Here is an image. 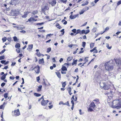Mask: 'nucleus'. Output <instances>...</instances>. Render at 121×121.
<instances>
[{"label":"nucleus","mask_w":121,"mask_h":121,"mask_svg":"<svg viewBox=\"0 0 121 121\" xmlns=\"http://www.w3.org/2000/svg\"><path fill=\"white\" fill-rule=\"evenodd\" d=\"M112 107L119 109L121 108V101L119 99L114 100L112 103Z\"/></svg>","instance_id":"1"},{"label":"nucleus","mask_w":121,"mask_h":121,"mask_svg":"<svg viewBox=\"0 0 121 121\" xmlns=\"http://www.w3.org/2000/svg\"><path fill=\"white\" fill-rule=\"evenodd\" d=\"M105 66L106 69L108 71L112 70L113 68V65L110 63L109 61L105 63Z\"/></svg>","instance_id":"2"},{"label":"nucleus","mask_w":121,"mask_h":121,"mask_svg":"<svg viewBox=\"0 0 121 121\" xmlns=\"http://www.w3.org/2000/svg\"><path fill=\"white\" fill-rule=\"evenodd\" d=\"M100 85L101 88H103L105 90H108L109 88V86L106 85L104 83L100 82Z\"/></svg>","instance_id":"3"},{"label":"nucleus","mask_w":121,"mask_h":121,"mask_svg":"<svg viewBox=\"0 0 121 121\" xmlns=\"http://www.w3.org/2000/svg\"><path fill=\"white\" fill-rule=\"evenodd\" d=\"M19 12L15 9H12L11 12V14L13 16H17L19 14Z\"/></svg>","instance_id":"4"},{"label":"nucleus","mask_w":121,"mask_h":121,"mask_svg":"<svg viewBox=\"0 0 121 121\" xmlns=\"http://www.w3.org/2000/svg\"><path fill=\"white\" fill-rule=\"evenodd\" d=\"M89 106V107L88 109V111L91 112L93 111V109L95 108V105L94 103L93 102H92L91 103Z\"/></svg>","instance_id":"5"},{"label":"nucleus","mask_w":121,"mask_h":121,"mask_svg":"<svg viewBox=\"0 0 121 121\" xmlns=\"http://www.w3.org/2000/svg\"><path fill=\"white\" fill-rule=\"evenodd\" d=\"M20 1V0H11L9 3L10 5L15 6L16 4L19 3Z\"/></svg>","instance_id":"6"},{"label":"nucleus","mask_w":121,"mask_h":121,"mask_svg":"<svg viewBox=\"0 0 121 121\" xmlns=\"http://www.w3.org/2000/svg\"><path fill=\"white\" fill-rule=\"evenodd\" d=\"M115 62L117 65L120 66L121 65V59L119 58L116 59L115 60Z\"/></svg>","instance_id":"7"},{"label":"nucleus","mask_w":121,"mask_h":121,"mask_svg":"<svg viewBox=\"0 0 121 121\" xmlns=\"http://www.w3.org/2000/svg\"><path fill=\"white\" fill-rule=\"evenodd\" d=\"M49 101L48 100H45L43 99L42 100L41 103V105L43 106H45L47 104Z\"/></svg>","instance_id":"8"},{"label":"nucleus","mask_w":121,"mask_h":121,"mask_svg":"<svg viewBox=\"0 0 121 121\" xmlns=\"http://www.w3.org/2000/svg\"><path fill=\"white\" fill-rule=\"evenodd\" d=\"M14 113L16 116H18L20 115V113L19 109L14 111Z\"/></svg>","instance_id":"9"},{"label":"nucleus","mask_w":121,"mask_h":121,"mask_svg":"<svg viewBox=\"0 0 121 121\" xmlns=\"http://www.w3.org/2000/svg\"><path fill=\"white\" fill-rule=\"evenodd\" d=\"M33 45L32 44H31L28 45L27 50L28 51H30L33 48Z\"/></svg>","instance_id":"10"},{"label":"nucleus","mask_w":121,"mask_h":121,"mask_svg":"<svg viewBox=\"0 0 121 121\" xmlns=\"http://www.w3.org/2000/svg\"><path fill=\"white\" fill-rule=\"evenodd\" d=\"M56 3V0H53L50 3L51 5L53 6H54Z\"/></svg>","instance_id":"11"},{"label":"nucleus","mask_w":121,"mask_h":121,"mask_svg":"<svg viewBox=\"0 0 121 121\" xmlns=\"http://www.w3.org/2000/svg\"><path fill=\"white\" fill-rule=\"evenodd\" d=\"M29 13L28 12H24V14L22 16V17L25 18H26L27 17V14Z\"/></svg>","instance_id":"12"},{"label":"nucleus","mask_w":121,"mask_h":121,"mask_svg":"<svg viewBox=\"0 0 121 121\" xmlns=\"http://www.w3.org/2000/svg\"><path fill=\"white\" fill-rule=\"evenodd\" d=\"M78 16L76 14L73 16L72 15H71L70 16V18L72 19H73L75 18Z\"/></svg>","instance_id":"13"},{"label":"nucleus","mask_w":121,"mask_h":121,"mask_svg":"<svg viewBox=\"0 0 121 121\" xmlns=\"http://www.w3.org/2000/svg\"><path fill=\"white\" fill-rule=\"evenodd\" d=\"M37 68H38L37 70V71L35 70V72L37 74H38L40 72V67L39 65H37Z\"/></svg>","instance_id":"14"},{"label":"nucleus","mask_w":121,"mask_h":121,"mask_svg":"<svg viewBox=\"0 0 121 121\" xmlns=\"http://www.w3.org/2000/svg\"><path fill=\"white\" fill-rule=\"evenodd\" d=\"M17 29V30H22L23 29H24L25 28V27H21V26H17L16 27Z\"/></svg>","instance_id":"15"},{"label":"nucleus","mask_w":121,"mask_h":121,"mask_svg":"<svg viewBox=\"0 0 121 121\" xmlns=\"http://www.w3.org/2000/svg\"><path fill=\"white\" fill-rule=\"evenodd\" d=\"M56 73L58 78H60L61 75L60 73L59 72H56Z\"/></svg>","instance_id":"16"},{"label":"nucleus","mask_w":121,"mask_h":121,"mask_svg":"<svg viewBox=\"0 0 121 121\" xmlns=\"http://www.w3.org/2000/svg\"><path fill=\"white\" fill-rule=\"evenodd\" d=\"M73 62L72 63V64L73 65L74 64L75 65L76 64H77V62L78 61L77 60L73 59Z\"/></svg>","instance_id":"17"},{"label":"nucleus","mask_w":121,"mask_h":121,"mask_svg":"<svg viewBox=\"0 0 121 121\" xmlns=\"http://www.w3.org/2000/svg\"><path fill=\"white\" fill-rule=\"evenodd\" d=\"M42 86L41 85L39 86L38 87V88L37 89V91L38 92H39L41 91V90L42 88Z\"/></svg>","instance_id":"18"},{"label":"nucleus","mask_w":121,"mask_h":121,"mask_svg":"<svg viewBox=\"0 0 121 121\" xmlns=\"http://www.w3.org/2000/svg\"><path fill=\"white\" fill-rule=\"evenodd\" d=\"M44 59L43 58H42L41 59H40L39 60V63L41 64L44 63Z\"/></svg>","instance_id":"19"},{"label":"nucleus","mask_w":121,"mask_h":121,"mask_svg":"<svg viewBox=\"0 0 121 121\" xmlns=\"http://www.w3.org/2000/svg\"><path fill=\"white\" fill-rule=\"evenodd\" d=\"M95 45V43H91L90 44V47L91 49L92 48L94 47Z\"/></svg>","instance_id":"20"},{"label":"nucleus","mask_w":121,"mask_h":121,"mask_svg":"<svg viewBox=\"0 0 121 121\" xmlns=\"http://www.w3.org/2000/svg\"><path fill=\"white\" fill-rule=\"evenodd\" d=\"M37 55L39 57H40L41 56H44L43 54L40 53L39 52H37Z\"/></svg>","instance_id":"21"},{"label":"nucleus","mask_w":121,"mask_h":121,"mask_svg":"<svg viewBox=\"0 0 121 121\" xmlns=\"http://www.w3.org/2000/svg\"><path fill=\"white\" fill-rule=\"evenodd\" d=\"M16 48H19L20 47V44L19 43H17L15 46Z\"/></svg>","instance_id":"22"},{"label":"nucleus","mask_w":121,"mask_h":121,"mask_svg":"<svg viewBox=\"0 0 121 121\" xmlns=\"http://www.w3.org/2000/svg\"><path fill=\"white\" fill-rule=\"evenodd\" d=\"M47 6H45L44 8H42V10L43 11H45L47 10Z\"/></svg>","instance_id":"23"},{"label":"nucleus","mask_w":121,"mask_h":121,"mask_svg":"<svg viewBox=\"0 0 121 121\" xmlns=\"http://www.w3.org/2000/svg\"><path fill=\"white\" fill-rule=\"evenodd\" d=\"M61 70L63 71H67V69L66 67L65 66H63L61 68Z\"/></svg>","instance_id":"24"},{"label":"nucleus","mask_w":121,"mask_h":121,"mask_svg":"<svg viewBox=\"0 0 121 121\" xmlns=\"http://www.w3.org/2000/svg\"><path fill=\"white\" fill-rule=\"evenodd\" d=\"M88 3L89 2L87 1L86 0L85 2V3H84L82 4V6H84L87 5L88 4Z\"/></svg>","instance_id":"25"},{"label":"nucleus","mask_w":121,"mask_h":121,"mask_svg":"<svg viewBox=\"0 0 121 121\" xmlns=\"http://www.w3.org/2000/svg\"><path fill=\"white\" fill-rule=\"evenodd\" d=\"M14 41L15 42H16L18 41V39L17 38L16 36H14L13 37Z\"/></svg>","instance_id":"26"},{"label":"nucleus","mask_w":121,"mask_h":121,"mask_svg":"<svg viewBox=\"0 0 121 121\" xmlns=\"http://www.w3.org/2000/svg\"><path fill=\"white\" fill-rule=\"evenodd\" d=\"M34 20V18L33 17H30V18H29L28 20L27 21H26L27 22H28V21H29L30 22H32L33 20Z\"/></svg>","instance_id":"27"},{"label":"nucleus","mask_w":121,"mask_h":121,"mask_svg":"<svg viewBox=\"0 0 121 121\" xmlns=\"http://www.w3.org/2000/svg\"><path fill=\"white\" fill-rule=\"evenodd\" d=\"M34 95L36 97H39L41 95V94L36 93H34Z\"/></svg>","instance_id":"28"},{"label":"nucleus","mask_w":121,"mask_h":121,"mask_svg":"<svg viewBox=\"0 0 121 121\" xmlns=\"http://www.w3.org/2000/svg\"><path fill=\"white\" fill-rule=\"evenodd\" d=\"M66 85V82H63L62 83V87L63 88H64L65 87V86Z\"/></svg>","instance_id":"29"},{"label":"nucleus","mask_w":121,"mask_h":121,"mask_svg":"<svg viewBox=\"0 0 121 121\" xmlns=\"http://www.w3.org/2000/svg\"><path fill=\"white\" fill-rule=\"evenodd\" d=\"M83 34H85V30H82V31H81L80 35H82Z\"/></svg>","instance_id":"30"},{"label":"nucleus","mask_w":121,"mask_h":121,"mask_svg":"<svg viewBox=\"0 0 121 121\" xmlns=\"http://www.w3.org/2000/svg\"><path fill=\"white\" fill-rule=\"evenodd\" d=\"M6 78V77L4 75L2 76L0 78L1 80H3L5 79Z\"/></svg>","instance_id":"31"},{"label":"nucleus","mask_w":121,"mask_h":121,"mask_svg":"<svg viewBox=\"0 0 121 121\" xmlns=\"http://www.w3.org/2000/svg\"><path fill=\"white\" fill-rule=\"evenodd\" d=\"M86 43L85 42H82V46L84 48L85 47L86 45Z\"/></svg>","instance_id":"32"},{"label":"nucleus","mask_w":121,"mask_h":121,"mask_svg":"<svg viewBox=\"0 0 121 121\" xmlns=\"http://www.w3.org/2000/svg\"><path fill=\"white\" fill-rule=\"evenodd\" d=\"M51 50V48L50 47L48 48L47 49V52L49 53Z\"/></svg>","instance_id":"33"},{"label":"nucleus","mask_w":121,"mask_h":121,"mask_svg":"<svg viewBox=\"0 0 121 121\" xmlns=\"http://www.w3.org/2000/svg\"><path fill=\"white\" fill-rule=\"evenodd\" d=\"M64 105H66L69 106H70V105L68 101H67L66 103H64Z\"/></svg>","instance_id":"34"},{"label":"nucleus","mask_w":121,"mask_h":121,"mask_svg":"<svg viewBox=\"0 0 121 121\" xmlns=\"http://www.w3.org/2000/svg\"><path fill=\"white\" fill-rule=\"evenodd\" d=\"M90 30L89 29H87L85 30V34H86L90 32Z\"/></svg>","instance_id":"35"},{"label":"nucleus","mask_w":121,"mask_h":121,"mask_svg":"<svg viewBox=\"0 0 121 121\" xmlns=\"http://www.w3.org/2000/svg\"><path fill=\"white\" fill-rule=\"evenodd\" d=\"M86 11V10H84L83 9L82 10L81 12H79V14L80 15H81L84 13L85 11Z\"/></svg>","instance_id":"36"},{"label":"nucleus","mask_w":121,"mask_h":121,"mask_svg":"<svg viewBox=\"0 0 121 121\" xmlns=\"http://www.w3.org/2000/svg\"><path fill=\"white\" fill-rule=\"evenodd\" d=\"M73 46H78L76 44L73 45V44H71L70 45H68V47L70 48H71L73 47Z\"/></svg>","instance_id":"37"},{"label":"nucleus","mask_w":121,"mask_h":121,"mask_svg":"<svg viewBox=\"0 0 121 121\" xmlns=\"http://www.w3.org/2000/svg\"><path fill=\"white\" fill-rule=\"evenodd\" d=\"M81 30H77V31L76 30V34L79 33L80 34V33H81Z\"/></svg>","instance_id":"38"},{"label":"nucleus","mask_w":121,"mask_h":121,"mask_svg":"<svg viewBox=\"0 0 121 121\" xmlns=\"http://www.w3.org/2000/svg\"><path fill=\"white\" fill-rule=\"evenodd\" d=\"M2 40L3 41V42H4L6 41V37H4V38H2Z\"/></svg>","instance_id":"39"},{"label":"nucleus","mask_w":121,"mask_h":121,"mask_svg":"<svg viewBox=\"0 0 121 121\" xmlns=\"http://www.w3.org/2000/svg\"><path fill=\"white\" fill-rule=\"evenodd\" d=\"M16 50L18 53H19L20 52V50L19 48H17L16 49Z\"/></svg>","instance_id":"40"},{"label":"nucleus","mask_w":121,"mask_h":121,"mask_svg":"<svg viewBox=\"0 0 121 121\" xmlns=\"http://www.w3.org/2000/svg\"><path fill=\"white\" fill-rule=\"evenodd\" d=\"M4 97L6 99L8 97V94L7 93H5L4 95Z\"/></svg>","instance_id":"41"},{"label":"nucleus","mask_w":121,"mask_h":121,"mask_svg":"<svg viewBox=\"0 0 121 121\" xmlns=\"http://www.w3.org/2000/svg\"><path fill=\"white\" fill-rule=\"evenodd\" d=\"M5 57L4 56H0V60L4 59Z\"/></svg>","instance_id":"42"},{"label":"nucleus","mask_w":121,"mask_h":121,"mask_svg":"<svg viewBox=\"0 0 121 121\" xmlns=\"http://www.w3.org/2000/svg\"><path fill=\"white\" fill-rule=\"evenodd\" d=\"M72 59V58L70 57H69L67 59V60L69 61H70Z\"/></svg>","instance_id":"43"},{"label":"nucleus","mask_w":121,"mask_h":121,"mask_svg":"<svg viewBox=\"0 0 121 121\" xmlns=\"http://www.w3.org/2000/svg\"><path fill=\"white\" fill-rule=\"evenodd\" d=\"M67 90H68V92H71V87H69L67 89Z\"/></svg>","instance_id":"44"},{"label":"nucleus","mask_w":121,"mask_h":121,"mask_svg":"<svg viewBox=\"0 0 121 121\" xmlns=\"http://www.w3.org/2000/svg\"><path fill=\"white\" fill-rule=\"evenodd\" d=\"M92 32L94 33H95L96 31V28L95 27H94L92 30Z\"/></svg>","instance_id":"45"},{"label":"nucleus","mask_w":121,"mask_h":121,"mask_svg":"<svg viewBox=\"0 0 121 121\" xmlns=\"http://www.w3.org/2000/svg\"><path fill=\"white\" fill-rule=\"evenodd\" d=\"M37 68V67H35L34 68H33V67H32L30 68V69H29V71L30 70H34V69L36 68Z\"/></svg>","instance_id":"46"},{"label":"nucleus","mask_w":121,"mask_h":121,"mask_svg":"<svg viewBox=\"0 0 121 121\" xmlns=\"http://www.w3.org/2000/svg\"><path fill=\"white\" fill-rule=\"evenodd\" d=\"M4 107V104H2L0 106V109H3Z\"/></svg>","instance_id":"47"},{"label":"nucleus","mask_w":121,"mask_h":121,"mask_svg":"<svg viewBox=\"0 0 121 121\" xmlns=\"http://www.w3.org/2000/svg\"><path fill=\"white\" fill-rule=\"evenodd\" d=\"M89 9V8L87 6H86L83 9L84 10L85 9V10H86H86H88Z\"/></svg>","instance_id":"48"},{"label":"nucleus","mask_w":121,"mask_h":121,"mask_svg":"<svg viewBox=\"0 0 121 121\" xmlns=\"http://www.w3.org/2000/svg\"><path fill=\"white\" fill-rule=\"evenodd\" d=\"M67 0H61L60 1V2H62L63 3H65L67 2Z\"/></svg>","instance_id":"49"},{"label":"nucleus","mask_w":121,"mask_h":121,"mask_svg":"<svg viewBox=\"0 0 121 121\" xmlns=\"http://www.w3.org/2000/svg\"><path fill=\"white\" fill-rule=\"evenodd\" d=\"M38 13V11H34L32 13L34 15H35Z\"/></svg>","instance_id":"50"},{"label":"nucleus","mask_w":121,"mask_h":121,"mask_svg":"<svg viewBox=\"0 0 121 121\" xmlns=\"http://www.w3.org/2000/svg\"><path fill=\"white\" fill-rule=\"evenodd\" d=\"M5 84V83L3 82L1 84V86L2 87H3V86H4Z\"/></svg>","instance_id":"51"},{"label":"nucleus","mask_w":121,"mask_h":121,"mask_svg":"<svg viewBox=\"0 0 121 121\" xmlns=\"http://www.w3.org/2000/svg\"><path fill=\"white\" fill-rule=\"evenodd\" d=\"M6 40H8V43H9L11 42V39L10 38H8L7 39H6Z\"/></svg>","instance_id":"52"},{"label":"nucleus","mask_w":121,"mask_h":121,"mask_svg":"<svg viewBox=\"0 0 121 121\" xmlns=\"http://www.w3.org/2000/svg\"><path fill=\"white\" fill-rule=\"evenodd\" d=\"M53 35V34H48L46 36V38H47L48 37V36H50L51 35Z\"/></svg>","instance_id":"53"},{"label":"nucleus","mask_w":121,"mask_h":121,"mask_svg":"<svg viewBox=\"0 0 121 121\" xmlns=\"http://www.w3.org/2000/svg\"><path fill=\"white\" fill-rule=\"evenodd\" d=\"M44 23L43 22H42V23H37L36 24V25H41L43 24H44Z\"/></svg>","instance_id":"54"},{"label":"nucleus","mask_w":121,"mask_h":121,"mask_svg":"<svg viewBox=\"0 0 121 121\" xmlns=\"http://www.w3.org/2000/svg\"><path fill=\"white\" fill-rule=\"evenodd\" d=\"M64 29H62L60 31L61 32H62V35H63L64 34V33L65 32H64Z\"/></svg>","instance_id":"55"},{"label":"nucleus","mask_w":121,"mask_h":121,"mask_svg":"<svg viewBox=\"0 0 121 121\" xmlns=\"http://www.w3.org/2000/svg\"><path fill=\"white\" fill-rule=\"evenodd\" d=\"M72 31L74 33H75L76 32V30L75 29H73L72 30Z\"/></svg>","instance_id":"56"},{"label":"nucleus","mask_w":121,"mask_h":121,"mask_svg":"<svg viewBox=\"0 0 121 121\" xmlns=\"http://www.w3.org/2000/svg\"><path fill=\"white\" fill-rule=\"evenodd\" d=\"M88 58V57H86L85 58V62H86H86L88 61V60L86 59L87 58Z\"/></svg>","instance_id":"57"},{"label":"nucleus","mask_w":121,"mask_h":121,"mask_svg":"<svg viewBox=\"0 0 121 121\" xmlns=\"http://www.w3.org/2000/svg\"><path fill=\"white\" fill-rule=\"evenodd\" d=\"M121 4V0L119 1L117 3V5L118 6L120 5Z\"/></svg>","instance_id":"58"},{"label":"nucleus","mask_w":121,"mask_h":121,"mask_svg":"<svg viewBox=\"0 0 121 121\" xmlns=\"http://www.w3.org/2000/svg\"><path fill=\"white\" fill-rule=\"evenodd\" d=\"M6 61L5 60H2L0 61V62L2 64H4V63L6 62Z\"/></svg>","instance_id":"59"},{"label":"nucleus","mask_w":121,"mask_h":121,"mask_svg":"<svg viewBox=\"0 0 121 121\" xmlns=\"http://www.w3.org/2000/svg\"><path fill=\"white\" fill-rule=\"evenodd\" d=\"M40 79V77L39 76L38 77L36 78L37 81V82H38L39 81Z\"/></svg>","instance_id":"60"},{"label":"nucleus","mask_w":121,"mask_h":121,"mask_svg":"<svg viewBox=\"0 0 121 121\" xmlns=\"http://www.w3.org/2000/svg\"><path fill=\"white\" fill-rule=\"evenodd\" d=\"M43 99V96L41 98H40L38 100V101H39L41 99Z\"/></svg>","instance_id":"61"},{"label":"nucleus","mask_w":121,"mask_h":121,"mask_svg":"<svg viewBox=\"0 0 121 121\" xmlns=\"http://www.w3.org/2000/svg\"><path fill=\"white\" fill-rule=\"evenodd\" d=\"M94 101H95L96 102H98L99 101V99H94Z\"/></svg>","instance_id":"62"},{"label":"nucleus","mask_w":121,"mask_h":121,"mask_svg":"<svg viewBox=\"0 0 121 121\" xmlns=\"http://www.w3.org/2000/svg\"><path fill=\"white\" fill-rule=\"evenodd\" d=\"M106 47L108 49H110L111 48V47H109L108 44L107 45Z\"/></svg>","instance_id":"63"},{"label":"nucleus","mask_w":121,"mask_h":121,"mask_svg":"<svg viewBox=\"0 0 121 121\" xmlns=\"http://www.w3.org/2000/svg\"><path fill=\"white\" fill-rule=\"evenodd\" d=\"M62 104L64 105V103H63V102L62 101L60 102H59V104L60 105Z\"/></svg>","instance_id":"64"}]
</instances>
